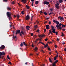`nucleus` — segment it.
<instances>
[{
	"instance_id": "40",
	"label": "nucleus",
	"mask_w": 66,
	"mask_h": 66,
	"mask_svg": "<svg viewBox=\"0 0 66 66\" xmlns=\"http://www.w3.org/2000/svg\"><path fill=\"white\" fill-rule=\"evenodd\" d=\"M54 61H56V57H54Z\"/></svg>"
},
{
	"instance_id": "33",
	"label": "nucleus",
	"mask_w": 66,
	"mask_h": 66,
	"mask_svg": "<svg viewBox=\"0 0 66 66\" xmlns=\"http://www.w3.org/2000/svg\"><path fill=\"white\" fill-rule=\"evenodd\" d=\"M13 38H14V32L13 31Z\"/></svg>"
},
{
	"instance_id": "48",
	"label": "nucleus",
	"mask_w": 66,
	"mask_h": 66,
	"mask_svg": "<svg viewBox=\"0 0 66 66\" xmlns=\"http://www.w3.org/2000/svg\"><path fill=\"white\" fill-rule=\"evenodd\" d=\"M8 63L9 64H10V65H11V64H12V63H11V62H9Z\"/></svg>"
},
{
	"instance_id": "64",
	"label": "nucleus",
	"mask_w": 66,
	"mask_h": 66,
	"mask_svg": "<svg viewBox=\"0 0 66 66\" xmlns=\"http://www.w3.org/2000/svg\"><path fill=\"white\" fill-rule=\"evenodd\" d=\"M64 51H66V48H64Z\"/></svg>"
},
{
	"instance_id": "45",
	"label": "nucleus",
	"mask_w": 66,
	"mask_h": 66,
	"mask_svg": "<svg viewBox=\"0 0 66 66\" xmlns=\"http://www.w3.org/2000/svg\"><path fill=\"white\" fill-rule=\"evenodd\" d=\"M14 38L15 39H16V38H17V37H16V36H14V38H13V39H14Z\"/></svg>"
},
{
	"instance_id": "20",
	"label": "nucleus",
	"mask_w": 66,
	"mask_h": 66,
	"mask_svg": "<svg viewBox=\"0 0 66 66\" xmlns=\"http://www.w3.org/2000/svg\"><path fill=\"white\" fill-rule=\"evenodd\" d=\"M38 1H36L35 2V3L36 4H38Z\"/></svg>"
},
{
	"instance_id": "12",
	"label": "nucleus",
	"mask_w": 66,
	"mask_h": 66,
	"mask_svg": "<svg viewBox=\"0 0 66 66\" xmlns=\"http://www.w3.org/2000/svg\"><path fill=\"white\" fill-rule=\"evenodd\" d=\"M22 31L23 32H26V30H25V29H24L22 28Z\"/></svg>"
},
{
	"instance_id": "22",
	"label": "nucleus",
	"mask_w": 66,
	"mask_h": 66,
	"mask_svg": "<svg viewBox=\"0 0 66 66\" xmlns=\"http://www.w3.org/2000/svg\"><path fill=\"white\" fill-rule=\"evenodd\" d=\"M34 28H35L37 29L38 28V26H37V25H35L34 26Z\"/></svg>"
},
{
	"instance_id": "35",
	"label": "nucleus",
	"mask_w": 66,
	"mask_h": 66,
	"mask_svg": "<svg viewBox=\"0 0 66 66\" xmlns=\"http://www.w3.org/2000/svg\"><path fill=\"white\" fill-rule=\"evenodd\" d=\"M24 11H22L21 12V14H22V15H23L24 14Z\"/></svg>"
},
{
	"instance_id": "34",
	"label": "nucleus",
	"mask_w": 66,
	"mask_h": 66,
	"mask_svg": "<svg viewBox=\"0 0 66 66\" xmlns=\"http://www.w3.org/2000/svg\"><path fill=\"white\" fill-rule=\"evenodd\" d=\"M44 14L45 15H47V12H44Z\"/></svg>"
},
{
	"instance_id": "14",
	"label": "nucleus",
	"mask_w": 66,
	"mask_h": 66,
	"mask_svg": "<svg viewBox=\"0 0 66 66\" xmlns=\"http://www.w3.org/2000/svg\"><path fill=\"white\" fill-rule=\"evenodd\" d=\"M47 47H48V44H46V45H45L44 46V47L45 48H46Z\"/></svg>"
},
{
	"instance_id": "44",
	"label": "nucleus",
	"mask_w": 66,
	"mask_h": 66,
	"mask_svg": "<svg viewBox=\"0 0 66 66\" xmlns=\"http://www.w3.org/2000/svg\"><path fill=\"white\" fill-rule=\"evenodd\" d=\"M58 55H56V56H55V57H56V58H57V57H58Z\"/></svg>"
},
{
	"instance_id": "42",
	"label": "nucleus",
	"mask_w": 66,
	"mask_h": 66,
	"mask_svg": "<svg viewBox=\"0 0 66 66\" xmlns=\"http://www.w3.org/2000/svg\"><path fill=\"white\" fill-rule=\"evenodd\" d=\"M55 33L56 35H57V33H58V32H57V31H56L55 32Z\"/></svg>"
},
{
	"instance_id": "16",
	"label": "nucleus",
	"mask_w": 66,
	"mask_h": 66,
	"mask_svg": "<svg viewBox=\"0 0 66 66\" xmlns=\"http://www.w3.org/2000/svg\"><path fill=\"white\" fill-rule=\"evenodd\" d=\"M26 7L27 8V10H28V9H29L30 7H29V6L26 5Z\"/></svg>"
},
{
	"instance_id": "11",
	"label": "nucleus",
	"mask_w": 66,
	"mask_h": 66,
	"mask_svg": "<svg viewBox=\"0 0 66 66\" xmlns=\"http://www.w3.org/2000/svg\"><path fill=\"white\" fill-rule=\"evenodd\" d=\"M52 30H53L52 32L53 33H55V29H52Z\"/></svg>"
},
{
	"instance_id": "54",
	"label": "nucleus",
	"mask_w": 66,
	"mask_h": 66,
	"mask_svg": "<svg viewBox=\"0 0 66 66\" xmlns=\"http://www.w3.org/2000/svg\"><path fill=\"white\" fill-rule=\"evenodd\" d=\"M51 14H53V12H51V13H49V15H50L51 14Z\"/></svg>"
},
{
	"instance_id": "7",
	"label": "nucleus",
	"mask_w": 66,
	"mask_h": 66,
	"mask_svg": "<svg viewBox=\"0 0 66 66\" xmlns=\"http://www.w3.org/2000/svg\"><path fill=\"white\" fill-rule=\"evenodd\" d=\"M21 2H23V3H27V0H21Z\"/></svg>"
},
{
	"instance_id": "59",
	"label": "nucleus",
	"mask_w": 66,
	"mask_h": 66,
	"mask_svg": "<svg viewBox=\"0 0 66 66\" xmlns=\"http://www.w3.org/2000/svg\"><path fill=\"white\" fill-rule=\"evenodd\" d=\"M47 40H48V38H46V39H45V41H47Z\"/></svg>"
},
{
	"instance_id": "13",
	"label": "nucleus",
	"mask_w": 66,
	"mask_h": 66,
	"mask_svg": "<svg viewBox=\"0 0 66 66\" xmlns=\"http://www.w3.org/2000/svg\"><path fill=\"white\" fill-rule=\"evenodd\" d=\"M37 40H38V39H37L36 40L35 42V45H36V43L37 44Z\"/></svg>"
},
{
	"instance_id": "30",
	"label": "nucleus",
	"mask_w": 66,
	"mask_h": 66,
	"mask_svg": "<svg viewBox=\"0 0 66 66\" xmlns=\"http://www.w3.org/2000/svg\"><path fill=\"white\" fill-rule=\"evenodd\" d=\"M46 4L48 5V4H49V2H47V1H46Z\"/></svg>"
},
{
	"instance_id": "15",
	"label": "nucleus",
	"mask_w": 66,
	"mask_h": 66,
	"mask_svg": "<svg viewBox=\"0 0 66 66\" xmlns=\"http://www.w3.org/2000/svg\"><path fill=\"white\" fill-rule=\"evenodd\" d=\"M7 10L8 11H10V10H11V8L9 7H7Z\"/></svg>"
},
{
	"instance_id": "60",
	"label": "nucleus",
	"mask_w": 66,
	"mask_h": 66,
	"mask_svg": "<svg viewBox=\"0 0 66 66\" xmlns=\"http://www.w3.org/2000/svg\"><path fill=\"white\" fill-rule=\"evenodd\" d=\"M48 23L49 24H51V21H50L48 22Z\"/></svg>"
},
{
	"instance_id": "3",
	"label": "nucleus",
	"mask_w": 66,
	"mask_h": 66,
	"mask_svg": "<svg viewBox=\"0 0 66 66\" xmlns=\"http://www.w3.org/2000/svg\"><path fill=\"white\" fill-rule=\"evenodd\" d=\"M45 35L44 34L42 36L39 35V37H40V38L38 39V40H39L40 41H41L42 40V38H41L40 36L42 37H45Z\"/></svg>"
},
{
	"instance_id": "28",
	"label": "nucleus",
	"mask_w": 66,
	"mask_h": 66,
	"mask_svg": "<svg viewBox=\"0 0 66 66\" xmlns=\"http://www.w3.org/2000/svg\"><path fill=\"white\" fill-rule=\"evenodd\" d=\"M63 19H64V18L61 17L60 18V20H63Z\"/></svg>"
},
{
	"instance_id": "55",
	"label": "nucleus",
	"mask_w": 66,
	"mask_h": 66,
	"mask_svg": "<svg viewBox=\"0 0 66 66\" xmlns=\"http://www.w3.org/2000/svg\"><path fill=\"white\" fill-rule=\"evenodd\" d=\"M62 36H64V34H63V32H62Z\"/></svg>"
},
{
	"instance_id": "39",
	"label": "nucleus",
	"mask_w": 66,
	"mask_h": 66,
	"mask_svg": "<svg viewBox=\"0 0 66 66\" xmlns=\"http://www.w3.org/2000/svg\"><path fill=\"white\" fill-rule=\"evenodd\" d=\"M11 3L12 4H15V2H14V1H13L12 2H11Z\"/></svg>"
},
{
	"instance_id": "8",
	"label": "nucleus",
	"mask_w": 66,
	"mask_h": 66,
	"mask_svg": "<svg viewBox=\"0 0 66 66\" xmlns=\"http://www.w3.org/2000/svg\"><path fill=\"white\" fill-rule=\"evenodd\" d=\"M49 25L47 24L46 26V28L47 30H49Z\"/></svg>"
},
{
	"instance_id": "5",
	"label": "nucleus",
	"mask_w": 66,
	"mask_h": 66,
	"mask_svg": "<svg viewBox=\"0 0 66 66\" xmlns=\"http://www.w3.org/2000/svg\"><path fill=\"white\" fill-rule=\"evenodd\" d=\"M5 49V46L4 45H2L0 48V49L1 50H3V49Z\"/></svg>"
},
{
	"instance_id": "51",
	"label": "nucleus",
	"mask_w": 66,
	"mask_h": 66,
	"mask_svg": "<svg viewBox=\"0 0 66 66\" xmlns=\"http://www.w3.org/2000/svg\"><path fill=\"white\" fill-rule=\"evenodd\" d=\"M48 50H49L50 51H51V49H50V48L48 47Z\"/></svg>"
},
{
	"instance_id": "21",
	"label": "nucleus",
	"mask_w": 66,
	"mask_h": 66,
	"mask_svg": "<svg viewBox=\"0 0 66 66\" xmlns=\"http://www.w3.org/2000/svg\"><path fill=\"white\" fill-rule=\"evenodd\" d=\"M20 46L21 47H23V43L22 42L20 44Z\"/></svg>"
},
{
	"instance_id": "53",
	"label": "nucleus",
	"mask_w": 66,
	"mask_h": 66,
	"mask_svg": "<svg viewBox=\"0 0 66 66\" xmlns=\"http://www.w3.org/2000/svg\"><path fill=\"white\" fill-rule=\"evenodd\" d=\"M57 41H59V40H60V39H59V38H57Z\"/></svg>"
},
{
	"instance_id": "63",
	"label": "nucleus",
	"mask_w": 66,
	"mask_h": 66,
	"mask_svg": "<svg viewBox=\"0 0 66 66\" xmlns=\"http://www.w3.org/2000/svg\"><path fill=\"white\" fill-rule=\"evenodd\" d=\"M65 30H66V29H62V31H65Z\"/></svg>"
},
{
	"instance_id": "46",
	"label": "nucleus",
	"mask_w": 66,
	"mask_h": 66,
	"mask_svg": "<svg viewBox=\"0 0 66 66\" xmlns=\"http://www.w3.org/2000/svg\"><path fill=\"white\" fill-rule=\"evenodd\" d=\"M20 35L21 36H22V34L21 33V32H20Z\"/></svg>"
},
{
	"instance_id": "27",
	"label": "nucleus",
	"mask_w": 66,
	"mask_h": 66,
	"mask_svg": "<svg viewBox=\"0 0 66 66\" xmlns=\"http://www.w3.org/2000/svg\"><path fill=\"white\" fill-rule=\"evenodd\" d=\"M1 55H2V52H0V56L1 57Z\"/></svg>"
},
{
	"instance_id": "47",
	"label": "nucleus",
	"mask_w": 66,
	"mask_h": 66,
	"mask_svg": "<svg viewBox=\"0 0 66 66\" xmlns=\"http://www.w3.org/2000/svg\"><path fill=\"white\" fill-rule=\"evenodd\" d=\"M7 57L9 60H10V57H9V55H7Z\"/></svg>"
},
{
	"instance_id": "36",
	"label": "nucleus",
	"mask_w": 66,
	"mask_h": 66,
	"mask_svg": "<svg viewBox=\"0 0 66 66\" xmlns=\"http://www.w3.org/2000/svg\"><path fill=\"white\" fill-rule=\"evenodd\" d=\"M50 10L51 11V12H52L53 11V9L52 8L50 9Z\"/></svg>"
},
{
	"instance_id": "49",
	"label": "nucleus",
	"mask_w": 66,
	"mask_h": 66,
	"mask_svg": "<svg viewBox=\"0 0 66 66\" xmlns=\"http://www.w3.org/2000/svg\"><path fill=\"white\" fill-rule=\"evenodd\" d=\"M39 31V30L37 29L36 31V32H38Z\"/></svg>"
},
{
	"instance_id": "57",
	"label": "nucleus",
	"mask_w": 66,
	"mask_h": 66,
	"mask_svg": "<svg viewBox=\"0 0 66 66\" xmlns=\"http://www.w3.org/2000/svg\"><path fill=\"white\" fill-rule=\"evenodd\" d=\"M34 3V2H32V3L31 6H33V3Z\"/></svg>"
},
{
	"instance_id": "61",
	"label": "nucleus",
	"mask_w": 66,
	"mask_h": 66,
	"mask_svg": "<svg viewBox=\"0 0 66 66\" xmlns=\"http://www.w3.org/2000/svg\"><path fill=\"white\" fill-rule=\"evenodd\" d=\"M3 1H5V2H7V0H3Z\"/></svg>"
},
{
	"instance_id": "41",
	"label": "nucleus",
	"mask_w": 66,
	"mask_h": 66,
	"mask_svg": "<svg viewBox=\"0 0 66 66\" xmlns=\"http://www.w3.org/2000/svg\"><path fill=\"white\" fill-rule=\"evenodd\" d=\"M56 8L57 9H59V6H56Z\"/></svg>"
},
{
	"instance_id": "29",
	"label": "nucleus",
	"mask_w": 66,
	"mask_h": 66,
	"mask_svg": "<svg viewBox=\"0 0 66 66\" xmlns=\"http://www.w3.org/2000/svg\"><path fill=\"white\" fill-rule=\"evenodd\" d=\"M16 16L17 17L18 19H19V15H16Z\"/></svg>"
},
{
	"instance_id": "31",
	"label": "nucleus",
	"mask_w": 66,
	"mask_h": 66,
	"mask_svg": "<svg viewBox=\"0 0 66 66\" xmlns=\"http://www.w3.org/2000/svg\"><path fill=\"white\" fill-rule=\"evenodd\" d=\"M51 28H52V30H53L54 29V27L53 26H51Z\"/></svg>"
},
{
	"instance_id": "50",
	"label": "nucleus",
	"mask_w": 66,
	"mask_h": 66,
	"mask_svg": "<svg viewBox=\"0 0 66 66\" xmlns=\"http://www.w3.org/2000/svg\"><path fill=\"white\" fill-rule=\"evenodd\" d=\"M61 16H59L58 17V19H60L61 18Z\"/></svg>"
},
{
	"instance_id": "43",
	"label": "nucleus",
	"mask_w": 66,
	"mask_h": 66,
	"mask_svg": "<svg viewBox=\"0 0 66 66\" xmlns=\"http://www.w3.org/2000/svg\"><path fill=\"white\" fill-rule=\"evenodd\" d=\"M49 33L50 34V33H52V32H51V30H49Z\"/></svg>"
},
{
	"instance_id": "26",
	"label": "nucleus",
	"mask_w": 66,
	"mask_h": 66,
	"mask_svg": "<svg viewBox=\"0 0 66 66\" xmlns=\"http://www.w3.org/2000/svg\"><path fill=\"white\" fill-rule=\"evenodd\" d=\"M52 66H56V65L55 63H52Z\"/></svg>"
},
{
	"instance_id": "62",
	"label": "nucleus",
	"mask_w": 66,
	"mask_h": 66,
	"mask_svg": "<svg viewBox=\"0 0 66 66\" xmlns=\"http://www.w3.org/2000/svg\"><path fill=\"white\" fill-rule=\"evenodd\" d=\"M25 46H26V47H27V46H28V45H27V44H25Z\"/></svg>"
},
{
	"instance_id": "56",
	"label": "nucleus",
	"mask_w": 66,
	"mask_h": 66,
	"mask_svg": "<svg viewBox=\"0 0 66 66\" xmlns=\"http://www.w3.org/2000/svg\"><path fill=\"white\" fill-rule=\"evenodd\" d=\"M47 22H48L47 21H45L44 22V24H45V23H47Z\"/></svg>"
},
{
	"instance_id": "58",
	"label": "nucleus",
	"mask_w": 66,
	"mask_h": 66,
	"mask_svg": "<svg viewBox=\"0 0 66 66\" xmlns=\"http://www.w3.org/2000/svg\"><path fill=\"white\" fill-rule=\"evenodd\" d=\"M33 16H32L31 17V21H32V18H33Z\"/></svg>"
},
{
	"instance_id": "18",
	"label": "nucleus",
	"mask_w": 66,
	"mask_h": 66,
	"mask_svg": "<svg viewBox=\"0 0 66 66\" xmlns=\"http://www.w3.org/2000/svg\"><path fill=\"white\" fill-rule=\"evenodd\" d=\"M26 33V32H24L22 31H21V33L22 34V35H24V33Z\"/></svg>"
},
{
	"instance_id": "6",
	"label": "nucleus",
	"mask_w": 66,
	"mask_h": 66,
	"mask_svg": "<svg viewBox=\"0 0 66 66\" xmlns=\"http://www.w3.org/2000/svg\"><path fill=\"white\" fill-rule=\"evenodd\" d=\"M16 33L15 34H16V35H17V34H19V33H20V30L19 29L17 31H16Z\"/></svg>"
},
{
	"instance_id": "10",
	"label": "nucleus",
	"mask_w": 66,
	"mask_h": 66,
	"mask_svg": "<svg viewBox=\"0 0 66 66\" xmlns=\"http://www.w3.org/2000/svg\"><path fill=\"white\" fill-rule=\"evenodd\" d=\"M38 50V48L37 47H36L34 49V50L36 51V52H37V51Z\"/></svg>"
},
{
	"instance_id": "9",
	"label": "nucleus",
	"mask_w": 66,
	"mask_h": 66,
	"mask_svg": "<svg viewBox=\"0 0 66 66\" xmlns=\"http://www.w3.org/2000/svg\"><path fill=\"white\" fill-rule=\"evenodd\" d=\"M26 28L27 29V30H29V29L30 28V27L29 26H26Z\"/></svg>"
},
{
	"instance_id": "25",
	"label": "nucleus",
	"mask_w": 66,
	"mask_h": 66,
	"mask_svg": "<svg viewBox=\"0 0 66 66\" xmlns=\"http://www.w3.org/2000/svg\"><path fill=\"white\" fill-rule=\"evenodd\" d=\"M61 25V27H62V28H63V27H66V25Z\"/></svg>"
},
{
	"instance_id": "24",
	"label": "nucleus",
	"mask_w": 66,
	"mask_h": 66,
	"mask_svg": "<svg viewBox=\"0 0 66 66\" xmlns=\"http://www.w3.org/2000/svg\"><path fill=\"white\" fill-rule=\"evenodd\" d=\"M46 2H47V1H44L43 3L44 4H46Z\"/></svg>"
},
{
	"instance_id": "4",
	"label": "nucleus",
	"mask_w": 66,
	"mask_h": 66,
	"mask_svg": "<svg viewBox=\"0 0 66 66\" xmlns=\"http://www.w3.org/2000/svg\"><path fill=\"white\" fill-rule=\"evenodd\" d=\"M25 19L26 20H28L30 19V16L29 15H27L26 16V17L25 18Z\"/></svg>"
},
{
	"instance_id": "52",
	"label": "nucleus",
	"mask_w": 66,
	"mask_h": 66,
	"mask_svg": "<svg viewBox=\"0 0 66 66\" xmlns=\"http://www.w3.org/2000/svg\"><path fill=\"white\" fill-rule=\"evenodd\" d=\"M30 34L32 36H33V33H31Z\"/></svg>"
},
{
	"instance_id": "2",
	"label": "nucleus",
	"mask_w": 66,
	"mask_h": 66,
	"mask_svg": "<svg viewBox=\"0 0 66 66\" xmlns=\"http://www.w3.org/2000/svg\"><path fill=\"white\" fill-rule=\"evenodd\" d=\"M7 16L8 17V18L9 19V20H11V19L12 18V17L11 16H12V14L10 12H7L6 13Z\"/></svg>"
},
{
	"instance_id": "37",
	"label": "nucleus",
	"mask_w": 66,
	"mask_h": 66,
	"mask_svg": "<svg viewBox=\"0 0 66 66\" xmlns=\"http://www.w3.org/2000/svg\"><path fill=\"white\" fill-rule=\"evenodd\" d=\"M55 5L56 6H59V4L57 3L55 4Z\"/></svg>"
},
{
	"instance_id": "1",
	"label": "nucleus",
	"mask_w": 66,
	"mask_h": 66,
	"mask_svg": "<svg viewBox=\"0 0 66 66\" xmlns=\"http://www.w3.org/2000/svg\"><path fill=\"white\" fill-rule=\"evenodd\" d=\"M53 22L54 23H56L57 24L56 25V27L57 28V29H60V30H62V27L61 26L62 25V24L61 23L59 24V22L58 21H56L55 20H53Z\"/></svg>"
},
{
	"instance_id": "17",
	"label": "nucleus",
	"mask_w": 66,
	"mask_h": 66,
	"mask_svg": "<svg viewBox=\"0 0 66 66\" xmlns=\"http://www.w3.org/2000/svg\"><path fill=\"white\" fill-rule=\"evenodd\" d=\"M5 54V53L4 52H2V55H4Z\"/></svg>"
},
{
	"instance_id": "19",
	"label": "nucleus",
	"mask_w": 66,
	"mask_h": 66,
	"mask_svg": "<svg viewBox=\"0 0 66 66\" xmlns=\"http://www.w3.org/2000/svg\"><path fill=\"white\" fill-rule=\"evenodd\" d=\"M59 2L60 3H62L63 2V0H59Z\"/></svg>"
},
{
	"instance_id": "32",
	"label": "nucleus",
	"mask_w": 66,
	"mask_h": 66,
	"mask_svg": "<svg viewBox=\"0 0 66 66\" xmlns=\"http://www.w3.org/2000/svg\"><path fill=\"white\" fill-rule=\"evenodd\" d=\"M39 12H40V13L41 14H43V11H39Z\"/></svg>"
},
{
	"instance_id": "38",
	"label": "nucleus",
	"mask_w": 66,
	"mask_h": 66,
	"mask_svg": "<svg viewBox=\"0 0 66 66\" xmlns=\"http://www.w3.org/2000/svg\"><path fill=\"white\" fill-rule=\"evenodd\" d=\"M49 60L51 63H52V61H51V59L50 58L49 59Z\"/></svg>"
},
{
	"instance_id": "23",
	"label": "nucleus",
	"mask_w": 66,
	"mask_h": 66,
	"mask_svg": "<svg viewBox=\"0 0 66 66\" xmlns=\"http://www.w3.org/2000/svg\"><path fill=\"white\" fill-rule=\"evenodd\" d=\"M57 62H58V60H56V61H55V62L53 63H54V64H56V63H57Z\"/></svg>"
}]
</instances>
